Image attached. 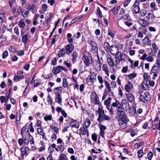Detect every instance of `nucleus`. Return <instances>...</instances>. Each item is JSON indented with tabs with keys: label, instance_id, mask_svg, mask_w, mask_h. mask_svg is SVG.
<instances>
[{
	"label": "nucleus",
	"instance_id": "nucleus-17",
	"mask_svg": "<svg viewBox=\"0 0 160 160\" xmlns=\"http://www.w3.org/2000/svg\"><path fill=\"white\" fill-rule=\"evenodd\" d=\"M107 60L109 65L111 67H113L114 66V63L113 60L112 59L111 56L109 54H108L107 56Z\"/></svg>",
	"mask_w": 160,
	"mask_h": 160
},
{
	"label": "nucleus",
	"instance_id": "nucleus-30",
	"mask_svg": "<svg viewBox=\"0 0 160 160\" xmlns=\"http://www.w3.org/2000/svg\"><path fill=\"white\" fill-rule=\"evenodd\" d=\"M65 50L64 48L60 50L58 53V55L59 57L63 56L65 54Z\"/></svg>",
	"mask_w": 160,
	"mask_h": 160
},
{
	"label": "nucleus",
	"instance_id": "nucleus-51",
	"mask_svg": "<svg viewBox=\"0 0 160 160\" xmlns=\"http://www.w3.org/2000/svg\"><path fill=\"white\" fill-rule=\"evenodd\" d=\"M97 96V94L95 92H92L91 94V99H94Z\"/></svg>",
	"mask_w": 160,
	"mask_h": 160
},
{
	"label": "nucleus",
	"instance_id": "nucleus-38",
	"mask_svg": "<svg viewBox=\"0 0 160 160\" xmlns=\"http://www.w3.org/2000/svg\"><path fill=\"white\" fill-rule=\"evenodd\" d=\"M140 15L142 16L143 17L145 16L147 13L146 10L144 9H142L141 10H140V12H139Z\"/></svg>",
	"mask_w": 160,
	"mask_h": 160
},
{
	"label": "nucleus",
	"instance_id": "nucleus-11",
	"mask_svg": "<svg viewBox=\"0 0 160 160\" xmlns=\"http://www.w3.org/2000/svg\"><path fill=\"white\" fill-rule=\"evenodd\" d=\"M82 60L87 66H89L91 63L92 59L90 57H88L86 55H84L82 58Z\"/></svg>",
	"mask_w": 160,
	"mask_h": 160
},
{
	"label": "nucleus",
	"instance_id": "nucleus-10",
	"mask_svg": "<svg viewBox=\"0 0 160 160\" xmlns=\"http://www.w3.org/2000/svg\"><path fill=\"white\" fill-rule=\"evenodd\" d=\"M94 64L96 70L97 71H100L101 69V67L99 57L98 56V59L94 61Z\"/></svg>",
	"mask_w": 160,
	"mask_h": 160
},
{
	"label": "nucleus",
	"instance_id": "nucleus-56",
	"mask_svg": "<svg viewBox=\"0 0 160 160\" xmlns=\"http://www.w3.org/2000/svg\"><path fill=\"white\" fill-rule=\"evenodd\" d=\"M62 85L64 88H66L68 87V84L66 79H63Z\"/></svg>",
	"mask_w": 160,
	"mask_h": 160
},
{
	"label": "nucleus",
	"instance_id": "nucleus-23",
	"mask_svg": "<svg viewBox=\"0 0 160 160\" xmlns=\"http://www.w3.org/2000/svg\"><path fill=\"white\" fill-rule=\"evenodd\" d=\"M117 114L119 117L118 118H126L127 117L124 112L122 110H121L120 111L117 110Z\"/></svg>",
	"mask_w": 160,
	"mask_h": 160
},
{
	"label": "nucleus",
	"instance_id": "nucleus-50",
	"mask_svg": "<svg viewBox=\"0 0 160 160\" xmlns=\"http://www.w3.org/2000/svg\"><path fill=\"white\" fill-rule=\"evenodd\" d=\"M102 69L106 73L108 72V70L107 67V66L106 64H103L102 66Z\"/></svg>",
	"mask_w": 160,
	"mask_h": 160
},
{
	"label": "nucleus",
	"instance_id": "nucleus-25",
	"mask_svg": "<svg viewBox=\"0 0 160 160\" xmlns=\"http://www.w3.org/2000/svg\"><path fill=\"white\" fill-rule=\"evenodd\" d=\"M143 43L147 45H151V43L150 40L149 38L146 37L142 40Z\"/></svg>",
	"mask_w": 160,
	"mask_h": 160
},
{
	"label": "nucleus",
	"instance_id": "nucleus-53",
	"mask_svg": "<svg viewBox=\"0 0 160 160\" xmlns=\"http://www.w3.org/2000/svg\"><path fill=\"white\" fill-rule=\"evenodd\" d=\"M124 23L128 27H130L131 26L132 23L128 21H124Z\"/></svg>",
	"mask_w": 160,
	"mask_h": 160
},
{
	"label": "nucleus",
	"instance_id": "nucleus-49",
	"mask_svg": "<svg viewBox=\"0 0 160 160\" xmlns=\"http://www.w3.org/2000/svg\"><path fill=\"white\" fill-rule=\"evenodd\" d=\"M37 132L40 135H43L44 134L43 130L40 128L38 129Z\"/></svg>",
	"mask_w": 160,
	"mask_h": 160
},
{
	"label": "nucleus",
	"instance_id": "nucleus-35",
	"mask_svg": "<svg viewBox=\"0 0 160 160\" xmlns=\"http://www.w3.org/2000/svg\"><path fill=\"white\" fill-rule=\"evenodd\" d=\"M122 20H129L130 19V16L128 14H126L122 16L120 19Z\"/></svg>",
	"mask_w": 160,
	"mask_h": 160
},
{
	"label": "nucleus",
	"instance_id": "nucleus-24",
	"mask_svg": "<svg viewBox=\"0 0 160 160\" xmlns=\"http://www.w3.org/2000/svg\"><path fill=\"white\" fill-rule=\"evenodd\" d=\"M160 70V67H158V66H154L152 67V68L150 71L151 75L154 72H158Z\"/></svg>",
	"mask_w": 160,
	"mask_h": 160
},
{
	"label": "nucleus",
	"instance_id": "nucleus-62",
	"mask_svg": "<svg viewBox=\"0 0 160 160\" xmlns=\"http://www.w3.org/2000/svg\"><path fill=\"white\" fill-rule=\"evenodd\" d=\"M119 104L120 105L121 104L118 101H117L115 102H113L112 103V107H115L118 106Z\"/></svg>",
	"mask_w": 160,
	"mask_h": 160
},
{
	"label": "nucleus",
	"instance_id": "nucleus-15",
	"mask_svg": "<svg viewBox=\"0 0 160 160\" xmlns=\"http://www.w3.org/2000/svg\"><path fill=\"white\" fill-rule=\"evenodd\" d=\"M104 81L106 88L107 90V91L109 93H111V94H110L109 95L113 96V92L111 91V87H110L109 83L105 80H104Z\"/></svg>",
	"mask_w": 160,
	"mask_h": 160
},
{
	"label": "nucleus",
	"instance_id": "nucleus-7",
	"mask_svg": "<svg viewBox=\"0 0 160 160\" xmlns=\"http://www.w3.org/2000/svg\"><path fill=\"white\" fill-rule=\"evenodd\" d=\"M65 47L64 49L66 54L68 55H69L72 52L74 49V45L72 43L67 44Z\"/></svg>",
	"mask_w": 160,
	"mask_h": 160
},
{
	"label": "nucleus",
	"instance_id": "nucleus-46",
	"mask_svg": "<svg viewBox=\"0 0 160 160\" xmlns=\"http://www.w3.org/2000/svg\"><path fill=\"white\" fill-rule=\"evenodd\" d=\"M34 82H35L34 83V87H37L38 86H39L41 82L40 81V80H37V79L35 80L34 81Z\"/></svg>",
	"mask_w": 160,
	"mask_h": 160
},
{
	"label": "nucleus",
	"instance_id": "nucleus-12",
	"mask_svg": "<svg viewBox=\"0 0 160 160\" xmlns=\"http://www.w3.org/2000/svg\"><path fill=\"white\" fill-rule=\"evenodd\" d=\"M100 129V135L103 138H104L105 130L106 129V127L103 125L100 124L98 125Z\"/></svg>",
	"mask_w": 160,
	"mask_h": 160
},
{
	"label": "nucleus",
	"instance_id": "nucleus-27",
	"mask_svg": "<svg viewBox=\"0 0 160 160\" xmlns=\"http://www.w3.org/2000/svg\"><path fill=\"white\" fill-rule=\"evenodd\" d=\"M127 98L129 101L132 102L134 101V97L131 93H128L127 94Z\"/></svg>",
	"mask_w": 160,
	"mask_h": 160
},
{
	"label": "nucleus",
	"instance_id": "nucleus-63",
	"mask_svg": "<svg viewBox=\"0 0 160 160\" xmlns=\"http://www.w3.org/2000/svg\"><path fill=\"white\" fill-rule=\"evenodd\" d=\"M50 151V152H51V154L49 155L48 157L47 158V160H53V158L52 157V155L51 153L53 151Z\"/></svg>",
	"mask_w": 160,
	"mask_h": 160
},
{
	"label": "nucleus",
	"instance_id": "nucleus-44",
	"mask_svg": "<svg viewBox=\"0 0 160 160\" xmlns=\"http://www.w3.org/2000/svg\"><path fill=\"white\" fill-rule=\"evenodd\" d=\"M67 159V157L64 154H61L59 158V160H66Z\"/></svg>",
	"mask_w": 160,
	"mask_h": 160
},
{
	"label": "nucleus",
	"instance_id": "nucleus-16",
	"mask_svg": "<svg viewBox=\"0 0 160 160\" xmlns=\"http://www.w3.org/2000/svg\"><path fill=\"white\" fill-rule=\"evenodd\" d=\"M138 23L143 27H146L149 24V22L144 19H140L138 20Z\"/></svg>",
	"mask_w": 160,
	"mask_h": 160
},
{
	"label": "nucleus",
	"instance_id": "nucleus-59",
	"mask_svg": "<svg viewBox=\"0 0 160 160\" xmlns=\"http://www.w3.org/2000/svg\"><path fill=\"white\" fill-rule=\"evenodd\" d=\"M42 8L43 10L45 12L46 11L48 10V6L45 4H43L42 6Z\"/></svg>",
	"mask_w": 160,
	"mask_h": 160
},
{
	"label": "nucleus",
	"instance_id": "nucleus-48",
	"mask_svg": "<svg viewBox=\"0 0 160 160\" xmlns=\"http://www.w3.org/2000/svg\"><path fill=\"white\" fill-rule=\"evenodd\" d=\"M108 35L110 36L112 38H114V33L113 32H112L111 30L108 29Z\"/></svg>",
	"mask_w": 160,
	"mask_h": 160
},
{
	"label": "nucleus",
	"instance_id": "nucleus-29",
	"mask_svg": "<svg viewBox=\"0 0 160 160\" xmlns=\"http://www.w3.org/2000/svg\"><path fill=\"white\" fill-rule=\"evenodd\" d=\"M84 123L85 128H88L91 123L90 119L89 118H86L84 121Z\"/></svg>",
	"mask_w": 160,
	"mask_h": 160
},
{
	"label": "nucleus",
	"instance_id": "nucleus-6",
	"mask_svg": "<svg viewBox=\"0 0 160 160\" xmlns=\"http://www.w3.org/2000/svg\"><path fill=\"white\" fill-rule=\"evenodd\" d=\"M115 46H110L109 43L107 42H104L103 44V47L105 49L107 52L110 51L111 54L113 55H114V54L112 52L113 50L112 48H113L114 49Z\"/></svg>",
	"mask_w": 160,
	"mask_h": 160
},
{
	"label": "nucleus",
	"instance_id": "nucleus-47",
	"mask_svg": "<svg viewBox=\"0 0 160 160\" xmlns=\"http://www.w3.org/2000/svg\"><path fill=\"white\" fill-rule=\"evenodd\" d=\"M9 50L10 51L14 53L16 52H17L16 48L15 47L13 46H12L10 47L9 48Z\"/></svg>",
	"mask_w": 160,
	"mask_h": 160
},
{
	"label": "nucleus",
	"instance_id": "nucleus-20",
	"mask_svg": "<svg viewBox=\"0 0 160 160\" xmlns=\"http://www.w3.org/2000/svg\"><path fill=\"white\" fill-rule=\"evenodd\" d=\"M18 24L19 26L21 28V35H22V31L24 30L25 26V24L24 20L22 19H21L18 22Z\"/></svg>",
	"mask_w": 160,
	"mask_h": 160
},
{
	"label": "nucleus",
	"instance_id": "nucleus-1",
	"mask_svg": "<svg viewBox=\"0 0 160 160\" xmlns=\"http://www.w3.org/2000/svg\"><path fill=\"white\" fill-rule=\"evenodd\" d=\"M97 112L98 114V117L97 118V120L99 122L103 121L110 120V118L104 113V111L101 107L98 108L97 110Z\"/></svg>",
	"mask_w": 160,
	"mask_h": 160
},
{
	"label": "nucleus",
	"instance_id": "nucleus-19",
	"mask_svg": "<svg viewBox=\"0 0 160 160\" xmlns=\"http://www.w3.org/2000/svg\"><path fill=\"white\" fill-rule=\"evenodd\" d=\"M80 131V134L82 135H85L87 133L88 134V131L87 128L82 126L79 129Z\"/></svg>",
	"mask_w": 160,
	"mask_h": 160
},
{
	"label": "nucleus",
	"instance_id": "nucleus-60",
	"mask_svg": "<svg viewBox=\"0 0 160 160\" xmlns=\"http://www.w3.org/2000/svg\"><path fill=\"white\" fill-rule=\"evenodd\" d=\"M8 55V52L7 51H5L2 53V57L3 58H5L7 57Z\"/></svg>",
	"mask_w": 160,
	"mask_h": 160
},
{
	"label": "nucleus",
	"instance_id": "nucleus-21",
	"mask_svg": "<svg viewBox=\"0 0 160 160\" xmlns=\"http://www.w3.org/2000/svg\"><path fill=\"white\" fill-rule=\"evenodd\" d=\"M133 88V85L130 82H128L125 86V90L127 92H129L130 90H132Z\"/></svg>",
	"mask_w": 160,
	"mask_h": 160
},
{
	"label": "nucleus",
	"instance_id": "nucleus-64",
	"mask_svg": "<svg viewBox=\"0 0 160 160\" xmlns=\"http://www.w3.org/2000/svg\"><path fill=\"white\" fill-rule=\"evenodd\" d=\"M147 60L148 62H152L153 61L154 58L152 56H149L147 58Z\"/></svg>",
	"mask_w": 160,
	"mask_h": 160
},
{
	"label": "nucleus",
	"instance_id": "nucleus-8",
	"mask_svg": "<svg viewBox=\"0 0 160 160\" xmlns=\"http://www.w3.org/2000/svg\"><path fill=\"white\" fill-rule=\"evenodd\" d=\"M114 50H115L116 51V53H114V55H115V58H117L118 59H119L120 60L122 61L123 60L125 61L122 58V54L121 53V52H120L119 51V48L117 47L116 46H115L114 48Z\"/></svg>",
	"mask_w": 160,
	"mask_h": 160
},
{
	"label": "nucleus",
	"instance_id": "nucleus-40",
	"mask_svg": "<svg viewBox=\"0 0 160 160\" xmlns=\"http://www.w3.org/2000/svg\"><path fill=\"white\" fill-rule=\"evenodd\" d=\"M50 127L52 129L54 130L55 132H56L57 133H58L59 130L57 127L54 125H52L50 126Z\"/></svg>",
	"mask_w": 160,
	"mask_h": 160
},
{
	"label": "nucleus",
	"instance_id": "nucleus-41",
	"mask_svg": "<svg viewBox=\"0 0 160 160\" xmlns=\"http://www.w3.org/2000/svg\"><path fill=\"white\" fill-rule=\"evenodd\" d=\"M137 74L136 73L133 72L128 74V77L129 79H132L133 78H135L137 76Z\"/></svg>",
	"mask_w": 160,
	"mask_h": 160
},
{
	"label": "nucleus",
	"instance_id": "nucleus-32",
	"mask_svg": "<svg viewBox=\"0 0 160 160\" xmlns=\"http://www.w3.org/2000/svg\"><path fill=\"white\" fill-rule=\"evenodd\" d=\"M107 109L108 110L109 112L111 115L113 114V111L112 110L113 108L112 105L110 104H108L106 105Z\"/></svg>",
	"mask_w": 160,
	"mask_h": 160
},
{
	"label": "nucleus",
	"instance_id": "nucleus-28",
	"mask_svg": "<svg viewBox=\"0 0 160 160\" xmlns=\"http://www.w3.org/2000/svg\"><path fill=\"white\" fill-rule=\"evenodd\" d=\"M36 5L34 3H32L31 5H28V9L32 12L33 13H34V10L36 9Z\"/></svg>",
	"mask_w": 160,
	"mask_h": 160
},
{
	"label": "nucleus",
	"instance_id": "nucleus-18",
	"mask_svg": "<svg viewBox=\"0 0 160 160\" xmlns=\"http://www.w3.org/2000/svg\"><path fill=\"white\" fill-rule=\"evenodd\" d=\"M70 125L72 128L73 127L78 128L79 127V122L76 120H73L71 122Z\"/></svg>",
	"mask_w": 160,
	"mask_h": 160
},
{
	"label": "nucleus",
	"instance_id": "nucleus-14",
	"mask_svg": "<svg viewBox=\"0 0 160 160\" xmlns=\"http://www.w3.org/2000/svg\"><path fill=\"white\" fill-rule=\"evenodd\" d=\"M90 74L89 75L87 78V80L90 79L92 83L94 82V80L96 79V75L93 72H90Z\"/></svg>",
	"mask_w": 160,
	"mask_h": 160
},
{
	"label": "nucleus",
	"instance_id": "nucleus-36",
	"mask_svg": "<svg viewBox=\"0 0 160 160\" xmlns=\"http://www.w3.org/2000/svg\"><path fill=\"white\" fill-rule=\"evenodd\" d=\"M118 6L117 5H115L113 8L111 9V10L113 12L114 14H117L118 12Z\"/></svg>",
	"mask_w": 160,
	"mask_h": 160
},
{
	"label": "nucleus",
	"instance_id": "nucleus-54",
	"mask_svg": "<svg viewBox=\"0 0 160 160\" xmlns=\"http://www.w3.org/2000/svg\"><path fill=\"white\" fill-rule=\"evenodd\" d=\"M138 158H141L143 155V152L142 149H140L138 150Z\"/></svg>",
	"mask_w": 160,
	"mask_h": 160
},
{
	"label": "nucleus",
	"instance_id": "nucleus-55",
	"mask_svg": "<svg viewBox=\"0 0 160 160\" xmlns=\"http://www.w3.org/2000/svg\"><path fill=\"white\" fill-rule=\"evenodd\" d=\"M147 156L148 159L151 160L153 157L152 153L151 151H150L148 154Z\"/></svg>",
	"mask_w": 160,
	"mask_h": 160
},
{
	"label": "nucleus",
	"instance_id": "nucleus-58",
	"mask_svg": "<svg viewBox=\"0 0 160 160\" xmlns=\"http://www.w3.org/2000/svg\"><path fill=\"white\" fill-rule=\"evenodd\" d=\"M52 118V116L51 115H48L47 116H45L44 117V119L46 121H48V120H51Z\"/></svg>",
	"mask_w": 160,
	"mask_h": 160
},
{
	"label": "nucleus",
	"instance_id": "nucleus-26",
	"mask_svg": "<svg viewBox=\"0 0 160 160\" xmlns=\"http://www.w3.org/2000/svg\"><path fill=\"white\" fill-rule=\"evenodd\" d=\"M29 150L28 148H21V156L23 159L24 158V157L25 154L26 156H27L28 155V153L27 152V149Z\"/></svg>",
	"mask_w": 160,
	"mask_h": 160
},
{
	"label": "nucleus",
	"instance_id": "nucleus-57",
	"mask_svg": "<svg viewBox=\"0 0 160 160\" xmlns=\"http://www.w3.org/2000/svg\"><path fill=\"white\" fill-rule=\"evenodd\" d=\"M16 53L20 56H22L24 55V52L23 50L18 51L16 52Z\"/></svg>",
	"mask_w": 160,
	"mask_h": 160
},
{
	"label": "nucleus",
	"instance_id": "nucleus-37",
	"mask_svg": "<svg viewBox=\"0 0 160 160\" xmlns=\"http://www.w3.org/2000/svg\"><path fill=\"white\" fill-rule=\"evenodd\" d=\"M25 135L26 136H28L29 137V139L30 138V137L32 138L30 141V143L31 144H34V139L33 138V137L32 136H31L29 133H26L25 134Z\"/></svg>",
	"mask_w": 160,
	"mask_h": 160
},
{
	"label": "nucleus",
	"instance_id": "nucleus-5",
	"mask_svg": "<svg viewBox=\"0 0 160 160\" xmlns=\"http://www.w3.org/2000/svg\"><path fill=\"white\" fill-rule=\"evenodd\" d=\"M61 70L66 72L67 69L66 68L61 66H58L56 67H54L52 70V72L55 74L59 73L61 71Z\"/></svg>",
	"mask_w": 160,
	"mask_h": 160
},
{
	"label": "nucleus",
	"instance_id": "nucleus-4",
	"mask_svg": "<svg viewBox=\"0 0 160 160\" xmlns=\"http://www.w3.org/2000/svg\"><path fill=\"white\" fill-rule=\"evenodd\" d=\"M139 1H136L132 6L133 7L132 11L136 14H138L140 12V8L139 6Z\"/></svg>",
	"mask_w": 160,
	"mask_h": 160
},
{
	"label": "nucleus",
	"instance_id": "nucleus-34",
	"mask_svg": "<svg viewBox=\"0 0 160 160\" xmlns=\"http://www.w3.org/2000/svg\"><path fill=\"white\" fill-rule=\"evenodd\" d=\"M28 35L25 34L22 36V41L24 44L27 43L28 40Z\"/></svg>",
	"mask_w": 160,
	"mask_h": 160
},
{
	"label": "nucleus",
	"instance_id": "nucleus-39",
	"mask_svg": "<svg viewBox=\"0 0 160 160\" xmlns=\"http://www.w3.org/2000/svg\"><path fill=\"white\" fill-rule=\"evenodd\" d=\"M72 59L73 61V63L76 60V58L78 57L77 53L76 52H73L72 55Z\"/></svg>",
	"mask_w": 160,
	"mask_h": 160
},
{
	"label": "nucleus",
	"instance_id": "nucleus-43",
	"mask_svg": "<svg viewBox=\"0 0 160 160\" xmlns=\"http://www.w3.org/2000/svg\"><path fill=\"white\" fill-rule=\"evenodd\" d=\"M112 98L110 97H109L104 102V104L105 105L110 104Z\"/></svg>",
	"mask_w": 160,
	"mask_h": 160
},
{
	"label": "nucleus",
	"instance_id": "nucleus-13",
	"mask_svg": "<svg viewBox=\"0 0 160 160\" xmlns=\"http://www.w3.org/2000/svg\"><path fill=\"white\" fill-rule=\"evenodd\" d=\"M152 49L151 50L149 54L152 56H154L158 51V48L157 47L156 44L153 43L152 44Z\"/></svg>",
	"mask_w": 160,
	"mask_h": 160
},
{
	"label": "nucleus",
	"instance_id": "nucleus-2",
	"mask_svg": "<svg viewBox=\"0 0 160 160\" xmlns=\"http://www.w3.org/2000/svg\"><path fill=\"white\" fill-rule=\"evenodd\" d=\"M139 99L140 101L146 103L151 100V97L148 93L146 92L140 95Z\"/></svg>",
	"mask_w": 160,
	"mask_h": 160
},
{
	"label": "nucleus",
	"instance_id": "nucleus-61",
	"mask_svg": "<svg viewBox=\"0 0 160 160\" xmlns=\"http://www.w3.org/2000/svg\"><path fill=\"white\" fill-rule=\"evenodd\" d=\"M92 138L94 142H96L97 140V136L96 134L95 133L92 134Z\"/></svg>",
	"mask_w": 160,
	"mask_h": 160
},
{
	"label": "nucleus",
	"instance_id": "nucleus-31",
	"mask_svg": "<svg viewBox=\"0 0 160 160\" xmlns=\"http://www.w3.org/2000/svg\"><path fill=\"white\" fill-rule=\"evenodd\" d=\"M55 100L56 102L61 104L62 102V100L61 98V95H55Z\"/></svg>",
	"mask_w": 160,
	"mask_h": 160
},
{
	"label": "nucleus",
	"instance_id": "nucleus-33",
	"mask_svg": "<svg viewBox=\"0 0 160 160\" xmlns=\"http://www.w3.org/2000/svg\"><path fill=\"white\" fill-rule=\"evenodd\" d=\"M96 14L97 16L100 18H102L103 17L102 12L98 7H97Z\"/></svg>",
	"mask_w": 160,
	"mask_h": 160
},
{
	"label": "nucleus",
	"instance_id": "nucleus-45",
	"mask_svg": "<svg viewBox=\"0 0 160 160\" xmlns=\"http://www.w3.org/2000/svg\"><path fill=\"white\" fill-rule=\"evenodd\" d=\"M88 42V43H89L90 45L92 47L93 46H96L97 45V44H96L95 42L93 40H89Z\"/></svg>",
	"mask_w": 160,
	"mask_h": 160
},
{
	"label": "nucleus",
	"instance_id": "nucleus-3",
	"mask_svg": "<svg viewBox=\"0 0 160 160\" xmlns=\"http://www.w3.org/2000/svg\"><path fill=\"white\" fill-rule=\"evenodd\" d=\"M118 121L119 125L122 128L125 129L127 127V123L129 121L127 117L122 118H118Z\"/></svg>",
	"mask_w": 160,
	"mask_h": 160
},
{
	"label": "nucleus",
	"instance_id": "nucleus-52",
	"mask_svg": "<svg viewBox=\"0 0 160 160\" xmlns=\"http://www.w3.org/2000/svg\"><path fill=\"white\" fill-rule=\"evenodd\" d=\"M97 78L100 83L102 84L103 83V80L101 76L98 75L97 77Z\"/></svg>",
	"mask_w": 160,
	"mask_h": 160
},
{
	"label": "nucleus",
	"instance_id": "nucleus-42",
	"mask_svg": "<svg viewBox=\"0 0 160 160\" xmlns=\"http://www.w3.org/2000/svg\"><path fill=\"white\" fill-rule=\"evenodd\" d=\"M47 99L48 103L50 105H52V100L49 94H48Z\"/></svg>",
	"mask_w": 160,
	"mask_h": 160
},
{
	"label": "nucleus",
	"instance_id": "nucleus-9",
	"mask_svg": "<svg viewBox=\"0 0 160 160\" xmlns=\"http://www.w3.org/2000/svg\"><path fill=\"white\" fill-rule=\"evenodd\" d=\"M121 104L123 109L125 111L128 110L130 108V106L128 101L125 99L122 100L121 102Z\"/></svg>",
	"mask_w": 160,
	"mask_h": 160
},
{
	"label": "nucleus",
	"instance_id": "nucleus-22",
	"mask_svg": "<svg viewBox=\"0 0 160 160\" xmlns=\"http://www.w3.org/2000/svg\"><path fill=\"white\" fill-rule=\"evenodd\" d=\"M62 91V87L61 86L57 87L54 89V92L55 95H61Z\"/></svg>",
	"mask_w": 160,
	"mask_h": 160
}]
</instances>
